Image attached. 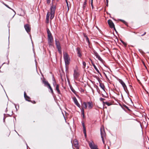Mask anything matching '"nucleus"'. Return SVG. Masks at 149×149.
Instances as JSON below:
<instances>
[{
	"label": "nucleus",
	"instance_id": "20",
	"mask_svg": "<svg viewBox=\"0 0 149 149\" xmlns=\"http://www.w3.org/2000/svg\"><path fill=\"white\" fill-rule=\"evenodd\" d=\"M73 143L74 146L76 147L77 148L78 147V143L77 141L74 140V141Z\"/></svg>",
	"mask_w": 149,
	"mask_h": 149
},
{
	"label": "nucleus",
	"instance_id": "39",
	"mask_svg": "<svg viewBox=\"0 0 149 149\" xmlns=\"http://www.w3.org/2000/svg\"><path fill=\"white\" fill-rule=\"evenodd\" d=\"M91 7L92 8V9H93L94 8L93 6V3H91Z\"/></svg>",
	"mask_w": 149,
	"mask_h": 149
},
{
	"label": "nucleus",
	"instance_id": "24",
	"mask_svg": "<svg viewBox=\"0 0 149 149\" xmlns=\"http://www.w3.org/2000/svg\"><path fill=\"white\" fill-rule=\"evenodd\" d=\"M47 88H48L50 89V90L51 93H52V94H54V92H53V90L52 87H51L50 85V86H49Z\"/></svg>",
	"mask_w": 149,
	"mask_h": 149
},
{
	"label": "nucleus",
	"instance_id": "40",
	"mask_svg": "<svg viewBox=\"0 0 149 149\" xmlns=\"http://www.w3.org/2000/svg\"><path fill=\"white\" fill-rule=\"evenodd\" d=\"M24 98L25 97L27 96L26 93L25 92H24Z\"/></svg>",
	"mask_w": 149,
	"mask_h": 149
},
{
	"label": "nucleus",
	"instance_id": "50",
	"mask_svg": "<svg viewBox=\"0 0 149 149\" xmlns=\"http://www.w3.org/2000/svg\"><path fill=\"white\" fill-rule=\"evenodd\" d=\"M57 1H58L59 0H56Z\"/></svg>",
	"mask_w": 149,
	"mask_h": 149
},
{
	"label": "nucleus",
	"instance_id": "27",
	"mask_svg": "<svg viewBox=\"0 0 149 149\" xmlns=\"http://www.w3.org/2000/svg\"><path fill=\"white\" fill-rule=\"evenodd\" d=\"M25 98L26 100L28 101V100H30L29 99H30V98L27 95L25 97Z\"/></svg>",
	"mask_w": 149,
	"mask_h": 149
},
{
	"label": "nucleus",
	"instance_id": "34",
	"mask_svg": "<svg viewBox=\"0 0 149 149\" xmlns=\"http://www.w3.org/2000/svg\"><path fill=\"white\" fill-rule=\"evenodd\" d=\"M86 41L89 44H90V41L89 40L88 38V37H86Z\"/></svg>",
	"mask_w": 149,
	"mask_h": 149
},
{
	"label": "nucleus",
	"instance_id": "35",
	"mask_svg": "<svg viewBox=\"0 0 149 149\" xmlns=\"http://www.w3.org/2000/svg\"><path fill=\"white\" fill-rule=\"evenodd\" d=\"M28 101L29 102H31V103H33V104H35L36 103V102L35 101H31V100H28Z\"/></svg>",
	"mask_w": 149,
	"mask_h": 149
},
{
	"label": "nucleus",
	"instance_id": "6",
	"mask_svg": "<svg viewBox=\"0 0 149 149\" xmlns=\"http://www.w3.org/2000/svg\"><path fill=\"white\" fill-rule=\"evenodd\" d=\"M79 76V72L76 70H74L73 76L74 79L77 80Z\"/></svg>",
	"mask_w": 149,
	"mask_h": 149
},
{
	"label": "nucleus",
	"instance_id": "52",
	"mask_svg": "<svg viewBox=\"0 0 149 149\" xmlns=\"http://www.w3.org/2000/svg\"><path fill=\"white\" fill-rule=\"evenodd\" d=\"M54 86H55V84H54Z\"/></svg>",
	"mask_w": 149,
	"mask_h": 149
},
{
	"label": "nucleus",
	"instance_id": "11",
	"mask_svg": "<svg viewBox=\"0 0 149 149\" xmlns=\"http://www.w3.org/2000/svg\"><path fill=\"white\" fill-rule=\"evenodd\" d=\"M76 51L78 56L79 57H81L82 56V54L81 53V50L80 49L79 47H77L76 49Z\"/></svg>",
	"mask_w": 149,
	"mask_h": 149
},
{
	"label": "nucleus",
	"instance_id": "32",
	"mask_svg": "<svg viewBox=\"0 0 149 149\" xmlns=\"http://www.w3.org/2000/svg\"><path fill=\"white\" fill-rule=\"evenodd\" d=\"M50 14H49V12H48L47 14V16H46V18L47 19H48V18H49Z\"/></svg>",
	"mask_w": 149,
	"mask_h": 149
},
{
	"label": "nucleus",
	"instance_id": "15",
	"mask_svg": "<svg viewBox=\"0 0 149 149\" xmlns=\"http://www.w3.org/2000/svg\"><path fill=\"white\" fill-rule=\"evenodd\" d=\"M73 101L75 104L79 107L80 106V105L77 99L75 97H74L73 98Z\"/></svg>",
	"mask_w": 149,
	"mask_h": 149
},
{
	"label": "nucleus",
	"instance_id": "4",
	"mask_svg": "<svg viewBox=\"0 0 149 149\" xmlns=\"http://www.w3.org/2000/svg\"><path fill=\"white\" fill-rule=\"evenodd\" d=\"M88 144L91 149H98L97 146L96 145H95L92 141L89 142Z\"/></svg>",
	"mask_w": 149,
	"mask_h": 149
},
{
	"label": "nucleus",
	"instance_id": "2",
	"mask_svg": "<svg viewBox=\"0 0 149 149\" xmlns=\"http://www.w3.org/2000/svg\"><path fill=\"white\" fill-rule=\"evenodd\" d=\"M63 57L66 65H68L70 63V58L68 54L66 52L63 53Z\"/></svg>",
	"mask_w": 149,
	"mask_h": 149
},
{
	"label": "nucleus",
	"instance_id": "21",
	"mask_svg": "<svg viewBox=\"0 0 149 149\" xmlns=\"http://www.w3.org/2000/svg\"><path fill=\"white\" fill-rule=\"evenodd\" d=\"M143 31L142 30H141L140 31V32H139V33L140 34H141V36H144V35H146V31H143V34H142Z\"/></svg>",
	"mask_w": 149,
	"mask_h": 149
},
{
	"label": "nucleus",
	"instance_id": "26",
	"mask_svg": "<svg viewBox=\"0 0 149 149\" xmlns=\"http://www.w3.org/2000/svg\"><path fill=\"white\" fill-rule=\"evenodd\" d=\"M120 21H121V22H123V23H124L126 25H127V23L125 21H124V20H122V19H120Z\"/></svg>",
	"mask_w": 149,
	"mask_h": 149
},
{
	"label": "nucleus",
	"instance_id": "22",
	"mask_svg": "<svg viewBox=\"0 0 149 149\" xmlns=\"http://www.w3.org/2000/svg\"><path fill=\"white\" fill-rule=\"evenodd\" d=\"M103 103L105 104H106L108 106H109L111 105V104H112L111 102H103Z\"/></svg>",
	"mask_w": 149,
	"mask_h": 149
},
{
	"label": "nucleus",
	"instance_id": "48",
	"mask_svg": "<svg viewBox=\"0 0 149 149\" xmlns=\"http://www.w3.org/2000/svg\"><path fill=\"white\" fill-rule=\"evenodd\" d=\"M126 108L128 109V110H130V109L128 108L127 107H126Z\"/></svg>",
	"mask_w": 149,
	"mask_h": 149
},
{
	"label": "nucleus",
	"instance_id": "23",
	"mask_svg": "<svg viewBox=\"0 0 149 149\" xmlns=\"http://www.w3.org/2000/svg\"><path fill=\"white\" fill-rule=\"evenodd\" d=\"M85 1L84 2L83 5V8L84 9L85 8V7L86 6V4H87V0H84Z\"/></svg>",
	"mask_w": 149,
	"mask_h": 149
},
{
	"label": "nucleus",
	"instance_id": "29",
	"mask_svg": "<svg viewBox=\"0 0 149 149\" xmlns=\"http://www.w3.org/2000/svg\"><path fill=\"white\" fill-rule=\"evenodd\" d=\"M82 126L83 127V130H84V131H85V130H86V128H85V126L84 123H82Z\"/></svg>",
	"mask_w": 149,
	"mask_h": 149
},
{
	"label": "nucleus",
	"instance_id": "36",
	"mask_svg": "<svg viewBox=\"0 0 149 149\" xmlns=\"http://www.w3.org/2000/svg\"><path fill=\"white\" fill-rule=\"evenodd\" d=\"M72 91L74 93L75 92V90L72 87H70Z\"/></svg>",
	"mask_w": 149,
	"mask_h": 149
},
{
	"label": "nucleus",
	"instance_id": "10",
	"mask_svg": "<svg viewBox=\"0 0 149 149\" xmlns=\"http://www.w3.org/2000/svg\"><path fill=\"white\" fill-rule=\"evenodd\" d=\"M108 23L109 26L112 29L113 27H114V26H115L112 21L110 19L108 20Z\"/></svg>",
	"mask_w": 149,
	"mask_h": 149
},
{
	"label": "nucleus",
	"instance_id": "12",
	"mask_svg": "<svg viewBox=\"0 0 149 149\" xmlns=\"http://www.w3.org/2000/svg\"><path fill=\"white\" fill-rule=\"evenodd\" d=\"M42 82L44 84L45 86L47 87L50 85V84L49 83L48 81H46L45 79H43L42 80Z\"/></svg>",
	"mask_w": 149,
	"mask_h": 149
},
{
	"label": "nucleus",
	"instance_id": "17",
	"mask_svg": "<svg viewBox=\"0 0 149 149\" xmlns=\"http://www.w3.org/2000/svg\"><path fill=\"white\" fill-rule=\"evenodd\" d=\"M100 86V87L104 91H105V87L104 85V84L103 83L99 82Z\"/></svg>",
	"mask_w": 149,
	"mask_h": 149
},
{
	"label": "nucleus",
	"instance_id": "49",
	"mask_svg": "<svg viewBox=\"0 0 149 149\" xmlns=\"http://www.w3.org/2000/svg\"><path fill=\"white\" fill-rule=\"evenodd\" d=\"M107 2V3H108V0H106Z\"/></svg>",
	"mask_w": 149,
	"mask_h": 149
},
{
	"label": "nucleus",
	"instance_id": "1",
	"mask_svg": "<svg viewBox=\"0 0 149 149\" xmlns=\"http://www.w3.org/2000/svg\"><path fill=\"white\" fill-rule=\"evenodd\" d=\"M47 33L48 42L49 47L52 46L54 42V39L52 34L49 29H47Z\"/></svg>",
	"mask_w": 149,
	"mask_h": 149
},
{
	"label": "nucleus",
	"instance_id": "30",
	"mask_svg": "<svg viewBox=\"0 0 149 149\" xmlns=\"http://www.w3.org/2000/svg\"><path fill=\"white\" fill-rule=\"evenodd\" d=\"M121 42H122V43H123V44L124 45V46L125 47H126L127 46V44L122 40H121Z\"/></svg>",
	"mask_w": 149,
	"mask_h": 149
},
{
	"label": "nucleus",
	"instance_id": "38",
	"mask_svg": "<svg viewBox=\"0 0 149 149\" xmlns=\"http://www.w3.org/2000/svg\"><path fill=\"white\" fill-rule=\"evenodd\" d=\"M51 2V0H47V2L48 4H49Z\"/></svg>",
	"mask_w": 149,
	"mask_h": 149
},
{
	"label": "nucleus",
	"instance_id": "45",
	"mask_svg": "<svg viewBox=\"0 0 149 149\" xmlns=\"http://www.w3.org/2000/svg\"><path fill=\"white\" fill-rule=\"evenodd\" d=\"M5 6L7 7L8 8H10L8 6V5H5Z\"/></svg>",
	"mask_w": 149,
	"mask_h": 149
},
{
	"label": "nucleus",
	"instance_id": "14",
	"mask_svg": "<svg viewBox=\"0 0 149 149\" xmlns=\"http://www.w3.org/2000/svg\"><path fill=\"white\" fill-rule=\"evenodd\" d=\"M94 54L99 60L101 61H103V60L96 52H94Z\"/></svg>",
	"mask_w": 149,
	"mask_h": 149
},
{
	"label": "nucleus",
	"instance_id": "7",
	"mask_svg": "<svg viewBox=\"0 0 149 149\" xmlns=\"http://www.w3.org/2000/svg\"><path fill=\"white\" fill-rule=\"evenodd\" d=\"M24 27L26 31L29 33L31 31V27L29 24H26L24 25Z\"/></svg>",
	"mask_w": 149,
	"mask_h": 149
},
{
	"label": "nucleus",
	"instance_id": "16",
	"mask_svg": "<svg viewBox=\"0 0 149 149\" xmlns=\"http://www.w3.org/2000/svg\"><path fill=\"white\" fill-rule=\"evenodd\" d=\"M55 84L56 85V90L57 91L58 94H61V92L59 89V85L56 84V83Z\"/></svg>",
	"mask_w": 149,
	"mask_h": 149
},
{
	"label": "nucleus",
	"instance_id": "42",
	"mask_svg": "<svg viewBox=\"0 0 149 149\" xmlns=\"http://www.w3.org/2000/svg\"><path fill=\"white\" fill-rule=\"evenodd\" d=\"M102 141H103V142L105 146V143H104V138H102Z\"/></svg>",
	"mask_w": 149,
	"mask_h": 149
},
{
	"label": "nucleus",
	"instance_id": "19",
	"mask_svg": "<svg viewBox=\"0 0 149 149\" xmlns=\"http://www.w3.org/2000/svg\"><path fill=\"white\" fill-rule=\"evenodd\" d=\"M92 64L93 65V66L94 68L96 70L97 72V73H98L100 74V73L99 71L98 70V69H97V68L95 66V65L93 63H92Z\"/></svg>",
	"mask_w": 149,
	"mask_h": 149
},
{
	"label": "nucleus",
	"instance_id": "3",
	"mask_svg": "<svg viewBox=\"0 0 149 149\" xmlns=\"http://www.w3.org/2000/svg\"><path fill=\"white\" fill-rule=\"evenodd\" d=\"M55 42L56 43V47L58 49V51L59 52V53L60 54H62V51L61 49V47L60 46V44L58 40L57 39H56L55 40Z\"/></svg>",
	"mask_w": 149,
	"mask_h": 149
},
{
	"label": "nucleus",
	"instance_id": "8",
	"mask_svg": "<svg viewBox=\"0 0 149 149\" xmlns=\"http://www.w3.org/2000/svg\"><path fill=\"white\" fill-rule=\"evenodd\" d=\"M118 81L122 85L125 91H126L127 90V86L124 82L121 79H118Z\"/></svg>",
	"mask_w": 149,
	"mask_h": 149
},
{
	"label": "nucleus",
	"instance_id": "5",
	"mask_svg": "<svg viewBox=\"0 0 149 149\" xmlns=\"http://www.w3.org/2000/svg\"><path fill=\"white\" fill-rule=\"evenodd\" d=\"M56 5L53 4V2H52V4L50 8V13H55L56 9Z\"/></svg>",
	"mask_w": 149,
	"mask_h": 149
},
{
	"label": "nucleus",
	"instance_id": "9",
	"mask_svg": "<svg viewBox=\"0 0 149 149\" xmlns=\"http://www.w3.org/2000/svg\"><path fill=\"white\" fill-rule=\"evenodd\" d=\"M100 132L101 138L105 137L106 136V133L103 128L102 127L100 128Z\"/></svg>",
	"mask_w": 149,
	"mask_h": 149
},
{
	"label": "nucleus",
	"instance_id": "18",
	"mask_svg": "<svg viewBox=\"0 0 149 149\" xmlns=\"http://www.w3.org/2000/svg\"><path fill=\"white\" fill-rule=\"evenodd\" d=\"M87 103L86 102H84L83 103L82 106L83 108L85 109H86L87 107Z\"/></svg>",
	"mask_w": 149,
	"mask_h": 149
},
{
	"label": "nucleus",
	"instance_id": "41",
	"mask_svg": "<svg viewBox=\"0 0 149 149\" xmlns=\"http://www.w3.org/2000/svg\"><path fill=\"white\" fill-rule=\"evenodd\" d=\"M84 133V134L85 136H86V130H85V132L84 130H83Z\"/></svg>",
	"mask_w": 149,
	"mask_h": 149
},
{
	"label": "nucleus",
	"instance_id": "44",
	"mask_svg": "<svg viewBox=\"0 0 149 149\" xmlns=\"http://www.w3.org/2000/svg\"><path fill=\"white\" fill-rule=\"evenodd\" d=\"M113 29L116 31V28H115V26H114V27H113Z\"/></svg>",
	"mask_w": 149,
	"mask_h": 149
},
{
	"label": "nucleus",
	"instance_id": "25",
	"mask_svg": "<svg viewBox=\"0 0 149 149\" xmlns=\"http://www.w3.org/2000/svg\"><path fill=\"white\" fill-rule=\"evenodd\" d=\"M54 14L55 13H50V14L51 15L50 19H52L54 17Z\"/></svg>",
	"mask_w": 149,
	"mask_h": 149
},
{
	"label": "nucleus",
	"instance_id": "46",
	"mask_svg": "<svg viewBox=\"0 0 149 149\" xmlns=\"http://www.w3.org/2000/svg\"><path fill=\"white\" fill-rule=\"evenodd\" d=\"M84 36L86 38V37H87V36L85 34L84 35Z\"/></svg>",
	"mask_w": 149,
	"mask_h": 149
},
{
	"label": "nucleus",
	"instance_id": "13",
	"mask_svg": "<svg viewBox=\"0 0 149 149\" xmlns=\"http://www.w3.org/2000/svg\"><path fill=\"white\" fill-rule=\"evenodd\" d=\"M87 106H88V108L89 109H91L93 108V105L92 102H87Z\"/></svg>",
	"mask_w": 149,
	"mask_h": 149
},
{
	"label": "nucleus",
	"instance_id": "37",
	"mask_svg": "<svg viewBox=\"0 0 149 149\" xmlns=\"http://www.w3.org/2000/svg\"><path fill=\"white\" fill-rule=\"evenodd\" d=\"M100 100L101 101H103V102H104V100H105V99H104V98H100Z\"/></svg>",
	"mask_w": 149,
	"mask_h": 149
},
{
	"label": "nucleus",
	"instance_id": "31",
	"mask_svg": "<svg viewBox=\"0 0 149 149\" xmlns=\"http://www.w3.org/2000/svg\"><path fill=\"white\" fill-rule=\"evenodd\" d=\"M84 110L83 108H82L81 109V112L82 113V114L83 115V117H84Z\"/></svg>",
	"mask_w": 149,
	"mask_h": 149
},
{
	"label": "nucleus",
	"instance_id": "43",
	"mask_svg": "<svg viewBox=\"0 0 149 149\" xmlns=\"http://www.w3.org/2000/svg\"><path fill=\"white\" fill-rule=\"evenodd\" d=\"M46 19L47 20V23H48L49 22V18H48V19H47V18H46Z\"/></svg>",
	"mask_w": 149,
	"mask_h": 149
},
{
	"label": "nucleus",
	"instance_id": "28",
	"mask_svg": "<svg viewBox=\"0 0 149 149\" xmlns=\"http://www.w3.org/2000/svg\"><path fill=\"white\" fill-rule=\"evenodd\" d=\"M83 68H85L86 66V63L85 61L83 62Z\"/></svg>",
	"mask_w": 149,
	"mask_h": 149
},
{
	"label": "nucleus",
	"instance_id": "33",
	"mask_svg": "<svg viewBox=\"0 0 149 149\" xmlns=\"http://www.w3.org/2000/svg\"><path fill=\"white\" fill-rule=\"evenodd\" d=\"M66 2L67 3V6L68 8V11L69 10V5H68V3L67 1V0H65Z\"/></svg>",
	"mask_w": 149,
	"mask_h": 149
},
{
	"label": "nucleus",
	"instance_id": "47",
	"mask_svg": "<svg viewBox=\"0 0 149 149\" xmlns=\"http://www.w3.org/2000/svg\"><path fill=\"white\" fill-rule=\"evenodd\" d=\"M93 0H91V3H93Z\"/></svg>",
	"mask_w": 149,
	"mask_h": 149
},
{
	"label": "nucleus",
	"instance_id": "51",
	"mask_svg": "<svg viewBox=\"0 0 149 149\" xmlns=\"http://www.w3.org/2000/svg\"><path fill=\"white\" fill-rule=\"evenodd\" d=\"M54 0H52V2H53V1H54Z\"/></svg>",
	"mask_w": 149,
	"mask_h": 149
}]
</instances>
